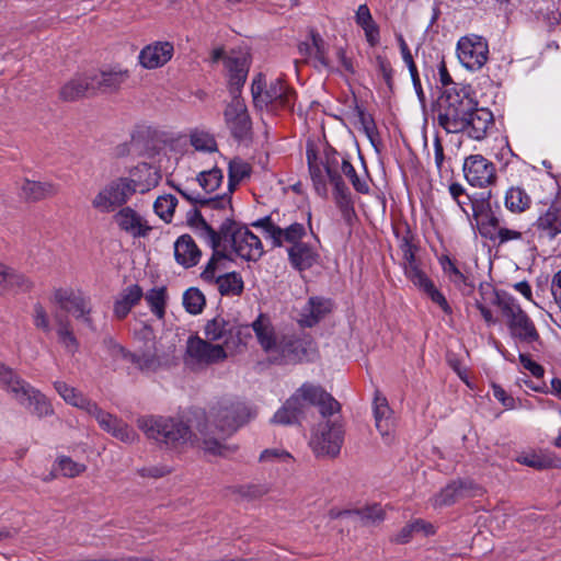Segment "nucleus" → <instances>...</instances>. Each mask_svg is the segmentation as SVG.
<instances>
[{
  "instance_id": "nucleus-1",
  "label": "nucleus",
  "mask_w": 561,
  "mask_h": 561,
  "mask_svg": "<svg viewBox=\"0 0 561 561\" xmlns=\"http://www.w3.org/2000/svg\"><path fill=\"white\" fill-rule=\"evenodd\" d=\"M205 339L197 334L191 335L186 342V354L197 363L217 364L227 359L226 347L233 340V324L222 314L207 320L204 325Z\"/></svg>"
},
{
  "instance_id": "nucleus-2",
  "label": "nucleus",
  "mask_w": 561,
  "mask_h": 561,
  "mask_svg": "<svg viewBox=\"0 0 561 561\" xmlns=\"http://www.w3.org/2000/svg\"><path fill=\"white\" fill-rule=\"evenodd\" d=\"M476 106L478 101L471 85L454 84L442 91L432 110L438 108V125L447 134H457L463 131L462 122H467L466 117L470 116Z\"/></svg>"
},
{
  "instance_id": "nucleus-3",
  "label": "nucleus",
  "mask_w": 561,
  "mask_h": 561,
  "mask_svg": "<svg viewBox=\"0 0 561 561\" xmlns=\"http://www.w3.org/2000/svg\"><path fill=\"white\" fill-rule=\"evenodd\" d=\"M251 94L256 108H266L272 113L293 111L297 99L296 90L282 78L275 79L266 88L265 76L262 72L253 78Z\"/></svg>"
},
{
  "instance_id": "nucleus-4",
  "label": "nucleus",
  "mask_w": 561,
  "mask_h": 561,
  "mask_svg": "<svg viewBox=\"0 0 561 561\" xmlns=\"http://www.w3.org/2000/svg\"><path fill=\"white\" fill-rule=\"evenodd\" d=\"M138 427L147 438L156 440L167 448H176L191 440V426L181 419L161 415H148L138 419Z\"/></svg>"
},
{
  "instance_id": "nucleus-5",
  "label": "nucleus",
  "mask_w": 561,
  "mask_h": 561,
  "mask_svg": "<svg viewBox=\"0 0 561 561\" xmlns=\"http://www.w3.org/2000/svg\"><path fill=\"white\" fill-rule=\"evenodd\" d=\"M299 419L305 415L307 405L318 407L322 417L333 416L341 412V403L323 387L309 382L302 383L285 402Z\"/></svg>"
},
{
  "instance_id": "nucleus-6",
  "label": "nucleus",
  "mask_w": 561,
  "mask_h": 561,
  "mask_svg": "<svg viewBox=\"0 0 561 561\" xmlns=\"http://www.w3.org/2000/svg\"><path fill=\"white\" fill-rule=\"evenodd\" d=\"M322 417L310 439V447L317 458H335L340 455L344 443L345 427L340 412Z\"/></svg>"
},
{
  "instance_id": "nucleus-7",
  "label": "nucleus",
  "mask_w": 561,
  "mask_h": 561,
  "mask_svg": "<svg viewBox=\"0 0 561 561\" xmlns=\"http://www.w3.org/2000/svg\"><path fill=\"white\" fill-rule=\"evenodd\" d=\"M138 182L134 179L119 176L110 181L92 199V206L101 213H113L125 207L129 198L137 192Z\"/></svg>"
},
{
  "instance_id": "nucleus-8",
  "label": "nucleus",
  "mask_w": 561,
  "mask_h": 561,
  "mask_svg": "<svg viewBox=\"0 0 561 561\" xmlns=\"http://www.w3.org/2000/svg\"><path fill=\"white\" fill-rule=\"evenodd\" d=\"M216 428L227 438L250 420L249 408L239 401L222 399L210 408Z\"/></svg>"
},
{
  "instance_id": "nucleus-9",
  "label": "nucleus",
  "mask_w": 561,
  "mask_h": 561,
  "mask_svg": "<svg viewBox=\"0 0 561 561\" xmlns=\"http://www.w3.org/2000/svg\"><path fill=\"white\" fill-rule=\"evenodd\" d=\"M502 316L506 319V327L513 340L525 344L537 343L542 345V340L535 322L516 299L506 306L502 311Z\"/></svg>"
},
{
  "instance_id": "nucleus-10",
  "label": "nucleus",
  "mask_w": 561,
  "mask_h": 561,
  "mask_svg": "<svg viewBox=\"0 0 561 561\" xmlns=\"http://www.w3.org/2000/svg\"><path fill=\"white\" fill-rule=\"evenodd\" d=\"M313 341L309 336H284L276 346L278 355L272 360L277 365H296L312 360Z\"/></svg>"
},
{
  "instance_id": "nucleus-11",
  "label": "nucleus",
  "mask_w": 561,
  "mask_h": 561,
  "mask_svg": "<svg viewBox=\"0 0 561 561\" xmlns=\"http://www.w3.org/2000/svg\"><path fill=\"white\" fill-rule=\"evenodd\" d=\"M535 233L542 244L561 242V199H554L533 224Z\"/></svg>"
},
{
  "instance_id": "nucleus-12",
  "label": "nucleus",
  "mask_w": 561,
  "mask_h": 561,
  "mask_svg": "<svg viewBox=\"0 0 561 561\" xmlns=\"http://www.w3.org/2000/svg\"><path fill=\"white\" fill-rule=\"evenodd\" d=\"M224 118L231 137L242 142L252 139V119L249 115L244 100H231L226 105Z\"/></svg>"
},
{
  "instance_id": "nucleus-13",
  "label": "nucleus",
  "mask_w": 561,
  "mask_h": 561,
  "mask_svg": "<svg viewBox=\"0 0 561 561\" xmlns=\"http://www.w3.org/2000/svg\"><path fill=\"white\" fill-rule=\"evenodd\" d=\"M462 171L466 181L471 186L484 188L497 181L494 163L482 154L468 156L463 161Z\"/></svg>"
},
{
  "instance_id": "nucleus-14",
  "label": "nucleus",
  "mask_w": 561,
  "mask_h": 561,
  "mask_svg": "<svg viewBox=\"0 0 561 561\" xmlns=\"http://www.w3.org/2000/svg\"><path fill=\"white\" fill-rule=\"evenodd\" d=\"M479 295L481 299L476 300L474 307L480 311L483 320L489 325L496 324L499 319L494 317L488 304L496 306L502 312L515 299L510 293L497 289L486 282L479 285Z\"/></svg>"
},
{
  "instance_id": "nucleus-15",
  "label": "nucleus",
  "mask_w": 561,
  "mask_h": 561,
  "mask_svg": "<svg viewBox=\"0 0 561 561\" xmlns=\"http://www.w3.org/2000/svg\"><path fill=\"white\" fill-rule=\"evenodd\" d=\"M95 95L117 93L130 78V71L121 65L90 71Z\"/></svg>"
},
{
  "instance_id": "nucleus-16",
  "label": "nucleus",
  "mask_w": 561,
  "mask_h": 561,
  "mask_svg": "<svg viewBox=\"0 0 561 561\" xmlns=\"http://www.w3.org/2000/svg\"><path fill=\"white\" fill-rule=\"evenodd\" d=\"M489 46L482 37L476 36L474 41L462 37L457 44V56L461 65L468 70L476 71L486 62Z\"/></svg>"
},
{
  "instance_id": "nucleus-17",
  "label": "nucleus",
  "mask_w": 561,
  "mask_h": 561,
  "mask_svg": "<svg viewBox=\"0 0 561 561\" xmlns=\"http://www.w3.org/2000/svg\"><path fill=\"white\" fill-rule=\"evenodd\" d=\"M404 276L424 295H426L433 304L437 305L442 311L453 314V308L447 301L444 294L435 286L434 282L426 275L421 267H411L404 273Z\"/></svg>"
},
{
  "instance_id": "nucleus-18",
  "label": "nucleus",
  "mask_w": 561,
  "mask_h": 561,
  "mask_svg": "<svg viewBox=\"0 0 561 561\" xmlns=\"http://www.w3.org/2000/svg\"><path fill=\"white\" fill-rule=\"evenodd\" d=\"M113 220L121 231L135 239L146 238L152 230V227L148 221L130 206H125L118 209V211L113 216Z\"/></svg>"
},
{
  "instance_id": "nucleus-19",
  "label": "nucleus",
  "mask_w": 561,
  "mask_h": 561,
  "mask_svg": "<svg viewBox=\"0 0 561 561\" xmlns=\"http://www.w3.org/2000/svg\"><path fill=\"white\" fill-rule=\"evenodd\" d=\"M225 68L228 70V91L231 100H243L241 93L250 68L248 59L244 56L227 57Z\"/></svg>"
},
{
  "instance_id": "nucleus-20",
  "label": "nucleus",
  "mask_w": 561,
  "mask_h": 561,
  "mask_svg": "<svg viewBox=\"0 0 561 561\" xmlns=\"http://www.w3.org/2000/svg\"><path fill=\"white\" fill-rule=\"evenodd\" d=\"M479 485L470 479H456L444 486L435 497V505L450 506L457 501L476 495Z\"/></svg>"
},
{
  "instance_id": "nucleus-21",
  "label": "nucleus",
  "mask_w": 561,
  "mask_h": 561,
  "mask_svg": "<svg viewBox=\"0 0 561 561\" xmlns=\"http://www.w3.org/2000/svg\"><path fill=\"white\" fill-rule=\"evenodd\" d=\"M220 226L229 227L227 237L224 239H225V242L229 243L232 252L237 256L241 257L242 260H244L247 262H251V260H253L254 257H252L251 251H247L249 241L243 236V228H242V227H247V225L241 221H237L233 218V214H230V216L225 217V220H222Z\"/></svg>"
},
{
  "instance_id": "nucleus-22",
  "label": "nucleus",
  "mask_w": 561,
  "mask_h": 561,
  "mask_svg": "<svg viewBox=\"0 0 561 561\" xmlns=\"http://www.w3.org/2000/svg\"><path fill=\"white\" fill-rule=\"evenodd\" d=\"M174 47L170 42H156L145 46L138 56L139 64L146 69L164 66L173 56Z\"/></svg>"
},
{
  "instance_id": "nucleus-23",
  "label": "nucleus",
  "mask_w": 561,
  "mask_h": 561,
  "mask_svg": "<svg viewBox=\"0 0 561 561\" xmlns=\"http://www.w3.org/2000/svg\"><path fill=\"white\" fill-rule=\"evenodd\" d=\"M92 96H95V93L90 72L75 76L59 91V98L65 102H75L82 98Z\"/></svg>"
},
{
  "instance_id": "nucleus-24",
  "label": "nucleus",
  "mask_w": 561,
  "mask_h": 561,
  "mask_svg": "<svg viewBox=\"0 0 561 561\" xmlns=\"http://www.w3.org/2000/svg\"><path fill=\"white\" fill-rule=\"evenodd\" d=\"M229 227L227 226H219L218 233L207 240V244L211 249V256L208 260L207 264L205 265L204 270L201 274H213L216 273L217 270L220 267V263L222 261H229L234 262V257L232 255V250L227 251L226 247H222V242H225V239L227 237Z\"/></svg>"
},
{
  "instance_id": "nucleus-25",
  "label": "nucleus",
  "mask_w": 561,
  "mask_h": 561,
  "mask_svg": "<svg viewBox=\"0 0 561 561\" xmlns=\"http://www.w3.org/2000/svg\"><path fill=\"white\" fill-rule=\"evenodd\" d=\"M462 122L463 131L474 140H482L490 127L494 126L493 113L486 107H478L470 112V116Z\"/></svg>"
},
{
  "instance_id": "nucleus-26",
  "label": "nucleus",
  "mask_w": 561,
  "mask_h": 561,
  "mask_svg": "<svg viewBox=\"0 0 561 561\" xmlns=\"http://www.w3.org/2000/svg\"><path fill=\"white\" fill-rule=\"evenodd\" d=\"M173 247L174 260L179 265L191 268L199 263L203 253L191 234H181Z\"/></svg>"
},
{
  "instance_id": "nucleus-27",
  "label": "nucleus",
  "mask_w": 561,
  "mask_h": 561,
  "mask_svg": "<svg viewBox=\"0 0 561 561\" xmlns=\"http://www.w3.org/2000/svg\"><path fill=\"white\" fill-rule=\"evenodd\" d=\"M287 254L290 266L299 273L310 270L320 261V253L308 242L290 245Z\"/></svg>"
},
{
  "instance_id": "nucleus-28",
  "label": "nucleus",
  "mask_w": 561,
  "mask_h": 561,
  "mask_svg": "<svg viewBox=\"0 0 561 561\" xmlns=\"http://www.w3.org/2000/svg\"><path fill=\"white\" fill-rule=\"evenodd\" d=\"M199 276L207 284L218 285L221 296H241L244 291V282L239 272L232 271L219 276H216V273Z\"/></svg>"
},
{
  "instance_id": "nucleus-29",
  "label": "nucleus",
  "mask_w": 561,
  "mask_h": 561,
  "mask_svg": "<svg viewBox=\"0 0 561 561\" xmlns=\"http://www.w3.org/2000/svg\"><path fill=\"white\" fill-rule=\"evenodd\" d=\"M59 184L24 179L20 196L27 203H36L56 196L59 193Z\"/></svg>"
},
{
  "instance_id": "nucleus-30",
  "label": "nucleus",
  "mask_w": 561,
  "mask_h": 561,
  "mask_svg": "<svg viewBox=\"0 0 561 561\" xmlns=\"http://www.w3.org/2000/svg\"><path fill=\"white\" fill-rule=\"evenodd\" d=\"M16 400L39 419L54 414V408L47 397L31 385L25 389V396H20Z\"/></svg>"
},
{
  "instance_id": "nucleus-31",
  "label": "nucleus",
  "mask_w": 561,
  "mask_h": 561,
  "mask_svg": "<svg viewBox=\"0 0 561 561\" xmlns=\"http://www.w3.org/2000/svg\"><path fill=\"white\" fill-rule=\"evenodd\" d=\"M516 461L536 470L561 468V458L557 457L553 453L550 451L523 453L516 457Z\"/></svg>"
},
{
  "instance_id": "nucleus-32",
  "label": "nucleus",
  "mask_w": 561,
  "mask_h": 561,
  "mask_svg": "<svg viewBox=\"0 0 561 561\" xmlns=\"http://www.w3.org/2000/svg\"><path fill=\"white\" fill-rule=\"evenodd\" d=\"M144 297L142 288L138 284L126 287L119 298L114 301L113 312L118 320L125 319L130 310L139 304Z\"/></svg>"
},
{
  "instance_id": "nucleus-33",
  "label": "nucleus",
  "mask_w": 561,
  "mask_h": 561,
  "mask_svg": "<svg viewBox=\"0 0 561 561\" xmlns=\"http://www.w3.org/2000/svg\"><path fill=\"white\" fill-rule=\"evenodd\" d=\"M396 37H397V41H398V44H399V48H400V51H401V55H402V59H403L404 64L407 65V67L409 69V72H410V76H411V80H412V84H413V88L415 90L416 96H417L421 105L424 107L425 103H426V98H425V93H424L423 88H422V83H421V79H420L419 69L416 67V64H415V61L413 59L411 50H410L405 39L403 38L402 34H397Z\"/></svg>"
},
{
  "instance_id": "nucleus-34",
  "label": "nucleus",
  "mask_w": 561,
  "mask_h": 561,
  "mask_svg": "<svg viewBox=\"0 0 561 561\" xmlns=\"http://www.w3.org/2000/svg\"><path fill=\"white\" fill-rule=\"evenodd\" d=\"M251 327L264 351L270 352L276 348V335L271 324L270 318L265 313L261 312L253 321Z\"/></svg>"
},
{
  "instance_id": "nucleus-35",
  "label": "nucleus",
  "mask_w": 561,
  "mask_h": 561,
  "mask_svg": "<svg viewBox=\"0 0 561 561\" xmlns=\"http://www.w3.org/2000/svg\"><path fill=\"white\" fill-rule=\"evenodd\" d=\"M122 359L130 362L141 373L156 371L160 367V358L154 347L153 351L147 350L140 354L127 350Z\"/></svg>"
},
{
  "instance_id": "nucleus-36",
  "label": "nucleus",
  "mask_w": 561,
  "mask_h": 561,
  "mask_svg": "<svg viewBox=\"0 0 561 561\" xmlns=\"http://www.w3.org/2000/svg\"><path fill=\"white\" fill-rule=\"evenodd\" d=\"M0 385L15 399L25 396V389L30 386L27 381L20 378L12 368L0 362Z\"/></svg>"
},
{
  "instance_id": "nucleus-37",
  "label": "nucleus",
  "mask_w": 561,
  "mask_h": 561,
  "mask_svg": "<svg viewBox=\"0 0 561 561\" xmlns=\"http://www.w3.org/2000/svg\"><path fill=\"white\" fill-rule=\"evenodd\" d=\"M353 107L358 117V121L363 127V131L369 139L370 144L377 149V145L379 141V131L375 122V118L371 114H367L365 108L359 105L357 98L354 95L353 98Z\"/></svg>"
},
{
  "instance_id": "nucleus-38",
  "label": "nucleus",
  "mask_w": 561,
  "mask_h": 561,
  "mask_svg": "<svg viewBox=\"0 0 561 561\" xmlns=\"http://www.w3.org/2000/svg\"><path fill=\"white\" fill-rule=\"evenodd\" d=\"M505 207L512 213H523L530 207L531 198L520 186H513L506 191Z\"/></svg>"
},
{
  "instance_id": "nucleus-39",
  "label": "nucleus",
  "mask_w": 561,
  "mask_h": 561,
  "mask_svg": "<svg viewBox=\"0 0 561 561\" xmlns=\"http://www.w3.org/2000/svg\"><path fill=\"white\" fill-rule=\"evenodd\" d=\"M55 320L58 324L57 336L59 343L64 345L68 352L75 354L79 350V341L72 331L70 321L67 317H60L58 314L55 316Z\"/></svg>"
},
{
  "instance_id": "nucleus-40",
  "label": "nucleus",
  "mask_w": 561,
  "mask_h": 561,
  "mask_svg": "<svg viewBox=\"0 0 561 561\" xmlns=\"http://www.w3.org/2000/svg\"><path fill=\"white\" fill-rule=\"evenodd\" d=\"M186 224L191 228L197 229L199 232V237L204 238L206 241L210 238L215 237L218 233L216 230L203 216L202 211L197 206L190 209L186 213Z\"/></svg>"
},
{
  "instance_id": "nucleus-41",
  "label": "nucleus",
  "mask_w": 561,
  "mask_h": 561,
  "mask_svg": "<svg viewBox=\"0 0 561 561\" xmlns=\"http://www.w3.org/2000/svg\"><path fill=\"white\" fill-rule=\"evenodd\" d=\"M145 299L151 310V312L160 320L164 319L167 300H168V291L165 286L153 287L149 289Z\"/></svg>"
},
{
  "instance_id": "nucleus-42",
  "label": "nucleus",
  "mask_w": 561,
  "mask_h": 561,
  "mask_svg": "<svg viewBox=\"0 0 561 561\" xmlns=\"http://www.w3.org/2000/svg\"><path fill=\"white\" fill-rule=\"evenodd\" d=\"M207 428H208V425H207L206 420L203 423H199L197 425V431L202 435H204L203 445H204V450L206 453L214 455V456L224 457L227 455V453L236 451L237 446L231 447V446L220 443L219 439H217L215 437H208Z\"/></svg>"
},
{
  "instance_id": "nucleus-43",
  "label": "nucleus",
  "mask_w": 561,
  "mask_h": 561,
  "mask_svg": "<svg viewBox=\"0 0 561 561\" xmlns=\"http://www.w3.org/2000/svg\"><path fill=\"white\" fill-rule=\"evenodd\" d=\"M206 306V297L197 287H190L183 294V307L193 316L201 314Z\"/></svg>"
},
{
  "instance_id": "nucleus-44",
  "label": "nucleus",
  "mask_w": 561,
  "mask_h": 561,
  "mask_svg": "<svg viewBox=\"0 0 561 561\" xmlns=\"http://www.w3.org/2000/svg\"><path fill=\"white\" fill-rule=\"evenodd\" d=\"M481 220L476 219L479 233L482 238L488 239L492 242L495 241V234L497 230L502 228L501 219L496 216L495 211H486Z\"/></svg>"
},
{
  "instance_id": "nucleus-45",
  "label": "nucleus",
  "mask_w": 561,
  "mask_h": 561,
  "mask_svg": "<svg viewBox=\"0 0 561 561\" xmlns=\"http://www.w3.org/2000/svg\"><path fill=\"white\" fill-rule=\"evenodd\" d=\"M178 203V198L172 194L159 196L153 203V211L165 224H170L172 221Z\"/></svg>"
},
{
  "instance_id": "nucleus-46",
  "label": "nucleus",
  "mask_w": 561,
  "mask_h": 561,
  "mask_svg": "<svg viewBox=\"0 0 561 561\" xmlns=\"http://www.w3.org/2000/svg\"><path fill=\"white\" fill-rule=\"evenodd\" d=\"M222 180L224 173L218 167H214L208 171H202L196 176V181L206 194H211L218 190Z\"/></svg>"
},
{
  "instance_id": "nucleus-47",
  "label": "nucleus",
  "mask_w": 561,
  "mask_h": 561,
  "mask_svg": "<svg viewBox=\"0 0 561 561\" xmlns=\"http://www.w3.org/2000/svg\"><path fill=\"white\" fill-rule=\"evenodd\" d=\"M467 199L471 205L472 208V217L474 219H479L482 217L486 211H491L492 204V191H482L480 193H476L473 195H467Z\"/></svg>"
},
{
  "instance_id": "nucleus-48",
  "label": "nucleus",
  "mask_w": 561,
  "mask_h": 561,
  "mask_svg": "<svg viewBox=\"0 0 561 561\" xmlns=\"http://www.w3.org/2000/svg\"><path fill=\"white\" fill-rule=\"evenodd\" d=\"M33 288V283L22 273L10 268L3 285V295L10 291L27 293Z\"/></svg>"
},
{
  "instance_id": "nucleus-49",
  "label": "nucleus",
  "mask_w": 561,
  "mask_h": 561,
  "mask_svg": "<svg viewBox=\"0 0 561 561\" xmlns=\"http://www.w3.org/2000/svg\"><path fill=\"white\" fill-rule=\"evenodd\" d=\"M341 171L351 181L354 190L357 193L364 194V195H367L370 193L369 185L367 184V182L365 180H362L358 176L354 165L350 161L348 154H346L345 157L342 158Z\"/></svg>"
},
{
  "instance_id": "nucleus-50",
  "label": "nucleus",
  "mask_w": 561,
  "mask_h": 561,
  "mask_svg": "<svg viewBox=\"0 0 561 561\" xmlns=\"http://www.w3.org/2000/svg\"><path fill=\"white\" fill-rule=\"evenodd\" d=\"M309 36L314 48V59L325 69H331L328 58L329 46L316 28L309 30Z\"/></svg>"
},
{
  "instance_id": "nucleus-51",
  "label": "nucleus",
  "mask_w": 561,
  "mask_h": 561,
  "mask_svg": "<svg viewBox=\"0 0 561 561\" xmlns=\"http://www.w3.org/2000/svg\"><path fill=\"white\" fill-rule=\"evenodd\" d=\"M322 168L323 167L320 162L318 164H311V167H308V171L310 174L314 192L319 197L327 199L329 196V190Z\"/></svg>"
},
{
  "instance_id": "nucleus-52",
  "label": "nucleus",
  "mask_w": 561,
  "mask_h": 561,
  "mask_svg": "<svg viewBox=\"0 0 561 561\" xmlns=\"http://www.w3.org/2000/svg\"><path fill=\"white\" fill-rule=\"evenodd\" d=\"M172 187L188 203H191L194 206H199L202 208H209L211 207H218L220 205V198H210V197H204L201 194H192L187 192L186 190L182 188L181 185L172 184Z\"/></svg>"
},
{
  "instance_id": "nucleus-53",
  "label": "nucleus",
  "mask_w": 561,
  "mask_h": 561,
  "mask_svg": "<svg viewBox=\"0 0 561 561\" xmlns=\"http://www.w3.org/2000/svg\"><path fill=\"white\" fill-rule=\"evenodd\" d=\"M191 145L197 151L215 152L218 150V146L214 136L205 131H196L191 134Z\"/></svg>"
},
{
  "instance_id": "nucleus-54",
  "label": "nucleus",
  "mask_w": 561,
  "mask_h": 561,
  "mask_svg": "<svg viewBox=\"0 0 561 561\" xmlns=\"http://www.w3.org/2000/svg\"><path fill=\"white\" fill-rule=\"evenodd\" d=\"M334 202L345 224L353 226L354 220L357 219V215L355 211L352 194L345 195L343 197H334Z\"/></svg>"
},
{
  "instance_id": "nucleus-55",
  "label": "nucleus",
  "mask_w": 561,
  "mask_h": 561,
  "mask_svg": "<svg viewBox=\"0 0 561 561\" xmlns=\"http://www.w3.org/2000/svg\"><path fill=\"white\" fill-rule=\"evenodd\" d=\"M375 59H376L377 70L381 75V77L387 85V89L389 90V92L391 94L394 93V81H393L394 69L392 68L390 60L386 56H382V55H377Z\"/></svg>"
},
{
  "instance_id": "nucleus-56",
  "label": "nucleus",
  "mask_w": 561,
  "mask_h": 561,
  "mask_svg": "<svg viewBox=\"0 0 561 561\" xmlns=\"http://www.w3.org/2000/svg\"><path fill=\"white\" fill-rule=\"evenodd\" d=\"M57 468L65 477L75 478L82 473L87 467L83 463L76 462L68 456L57 458Z\"/></svg>"
},
{
  "instance_id": "nucleus-57",
  "label": "nucleus",
  "mask_w": 561,
  "mask_h": 561,
  "mask_svg": "<svg viewBox=\"0 0 561 561\" xmlns=\"http://www.w3.org/2000/svg\"><path fill=\"white\" fill-rule=\"evenodd\" d=\"M360 517L364 523H379L385 519L386 513L380 504H373L363 508L352 511Z\"/></svg>"
},
{
  "instance_id": "nucleus-58",
  "label": "nucleus",
  "mask_w": 561,
  "mask_h": 561,
  "mask_svg": "<svg viewBox=\"0 0 561 561\" xmlns=\"http://www.w3.org/2000/svg\"><path fill=\"white\" fill-rule=\"evenodd\" d=\"M251 173V164L242 160L240 157H234L229 161L228 175H233V178L242 181L245 178H250Z\"/></svg>"
},
{
  "instance_id": "nucleus-59",
  "label": "nucleus",
  "mask_w": 561,
  "mask_h": 561,
  "mask_svg": "<svg viewBox=\"0 0 561 561\" xmlns=\"http://www.w3.org/2000/svg\"><path fill=\"white\" fill-rule=\"evenodd\" d=\"M54 388L68 404H71L73 407H76V404L83 396L81 392L77 391L76 388L70 387L65 381H55Z\"/></svg>"
},
{
  "instance_id": "nucleus-60",
  "label": "nucleus",
  "mask_w": 561,
  "mask_h": 561,
  "mask_svg": "<svg viewBox=\"0 0 561 561\" xmlns=\"http://www.w3.org/2000/svg\"><path fill=\"white\" fill-rule=\"evenodd\" d=\"M242 228H243V236L249 241L247 251H251L252 257H254L253 260H251V262H257L265 254L264 249H263V243H262L261 239L249 229L248 225H247V227H242Z\"/></svg>"
},
{
  "instance_id": "nucleus-61",
  "label": "nucleus",
  "mask_w": 561,
  "mask_h": 561,
  "mask_svg": "<svg viewBox=\"0 0 561 561\" xmlns=\"http://www.w3.org/2000/svg\"><path fill=\"white\" fill-rule=\"evenodd\" d=\"M308 304L310 305V310L306 316L305 322L310 328L321 320L325 310L323 309V301L319 297H310Z\"/></svg>"
},
{
  "instance_id": "nucleus-62",
  "label": "nucleus",
  "mask_w": 561,
  "mask_h": 561,
  "mask_svg": "<svg viewBox=\"0 0 561 561\" xmlns=\"http://www.w3.org/2000/svg\"><path fill=\"white\" fill-rule=\"evenodd\" d=\"M306 228L302 224L294 222L287 228L283 229V242L286 241L291 245L301 243L302 238L306 236Z\"/></svg>"
},
{
  "instance_id": "nucleus-63",
  "label": "nucleus",
  "mask_w": 561,
  "mask_h": 561,
  "mask_svg": "<svg viewBox=\"0 0 561 561\" xmlns=\"http://www.w3.org/2000/svg\"><path fill=\"white\" fill-rule=\"evenodd\" d=\"M33 323L36 329L43 331L46 334L51 332L48 314L41 302H36L33 307Z\"/></svg>"
},
{
  "instance_id": "nucleus-64",
  "label": "nucleus",
  "mask_w": 561,
  "mask_h": 561,
  "mask_svg": "<svg viewBox=\"0 0 561 561\" xmlns=\"http://www.w3.org/2000/svg\"><path fill=\"white\" fill-rule=\"evenodd\" d=\"M233 492L238 493L242 497L253 500L265 495L268 492V489L263 484H247L236 486Z\"/></svg>"
}]
</instances>
